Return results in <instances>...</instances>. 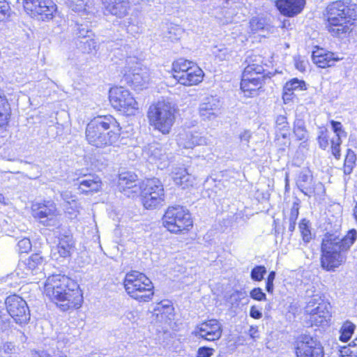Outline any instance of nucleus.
Masks as SVG:
<instances>
[{
  "label": "nucleus",
  "instance_id": "0e129e2a",
  "mask_svg": "<svg viewBox=\"0 0 357 357\" xmlns=\"http://www.w3.org/2000/svg\"><path fill=\"white\" fill-rule=\"evenodd\" d=\"M61 198L66 202L68 204H70L71 202L74 203L75 206H76L75 197L71 195L70 192L64 191L61 193Z\"/></svg>",
  "mask_w": 357,
  "mask_h": 357
},
{
  "label": "nucleus",
  "instance_id": "e2e57ef3",
  "mask_svg": "<svg viewBox=\"0 0 357 357\" xmlns=\"http://www.w3.org/2000/svg\"><path fill=\"white\" fill-rule=\"evenodd\" d=\"M247 333L253 341L259 338V332L257 326H251Z\"/></svg>",
  "mask_w": 357,
  "mask_h": 357
},
{
  "label": "nucleus",
  "instance_id": "9d476101",
  "mask_svg": "<svg viewBox=\"0 0 357 357\" xmlns=\"http://www.w3.org/2000/svg\"><path fill=\"white\" fill-rule=\"evenodd\" d=\"M6 309L17 324L20 326L29 323L31 314L26 302L20 296L13 294L5 301Z\"/></svg>",
  "mask_w": 357,
  "mask_h": 357
},
{
  "label": "nucleus",
  "instance_id": "bb28decb",
  "mask_svg": "<svg viewBox=\"0 0 357 357\" xmlns=\"http://www.w3.org/2000/svg\"><path fill=\"white\" fill-rule=\"evenodd\" d=\"M204 73L202 70L196 64L192 65V67L181 76L174 75V78L178 82L185 86L196 85L202 82Z\"/></svg>",
  "mask_w": 357,
  "mask_h": 357
},
{
  "label": "nucleus",
  "instance_id": "6ab92c4d",
  "mask_svg": "<svg viewBox=\"0 0 357 357\" xmlns=\"http://www.w3.org/2000/svg\"><path fill=\"white\" fill-rule=\"evenodd\" d=\"M118 187L119 190L128 197L137 195L140 190L137 176L130 172H122L119 174Z\"/></svg>",
  "mask_w": 357,
  "mask_h": 357
},
{
  "label": "nucleus",
  "instance_id": "5701e85b",
  "mask_svg": "<svg viewBox=\"0 0 357 357\" xmlns=\"http://www.w3.org/2000/svg\"><path fill=\"white\" fill-rule=\"evenodd\" d=\"M74 241L73 236L68 232H65L59 236V243L56 247L52 250V255L57 259L58 257H68L71 254Z\"/></svg>",
  "mask_w": 357,
  "mask_h": 357
},
{
  "label": "nucleus",
  "instance_id": "c756f323",
  "mask_svg": "<svg viewBox=\"0 0 357 357\" xmlns=\"http://www.w3.org/2000/svg\"><path fill=\"white\" fill-rule=\"evenodd\" d=\"M77 181L79 185V189L85 193L98 192L101 186V181L98 176L92 174L84 175Z\"/></svg>",
  "mask_w": 357,
  "mask_h": 357
},
{
  "label": "nucleus",
  "instance_id": "79ce46f5",
  "mask_svg": "<svg viewBox=\"0 0 357 357\" xmlns=\"http://www.w3.org/2000/svg\"><path fill=\"white\" fill-rule=\"evenodd\" d=\"M298 228L305 243H308L312 239V233L310 230V222L306 218H303L298 225Z\"/></svg>",
  "mask_w": 357,
  "mask_h": 357
},
{
  "label": "nucleus",
  "instance_id": "680f3d73",
  "mask_svg": "<svg viewBox=\"0 0 357 357\" xmlns=\"http://www.w3.org/2000/svg\"><path fill=\"white\" fill-rule=\"evenodd\" d=\"M165 302L167 303H163L162 302L159 303L157 310L161 312V313L170 314L173 311L174 308L172 305L169 304V301Z\"/></svg>",
  "mask_w": 357,
  "mask_h": 357
},
{
  "label": "nucleus",
  "instance_id": "412c9836",
  "mask_svg": "<svg viewBox=\"0 0 357 357\" xmlns=\"http://www.w3.org/2000/svg\"><path fill=\"white\" fill-rule=\"evenodd\" d=\"M250 73V71L243 70L241 81V89L244 93H247L245 96L248 97L257 95V91L265 84L264 79L261 77L252 78Z\"/></svg>",
  "mask_w": 357,
  "mask_h": 357
},
{
  "label": "nucleus",
  "instance_id": "2eb2a0df",
  "mask_svg": "<svg viewBox=\"0 0 357 357\" xmlns=\"http://www.w3.org/2000/svg\"><path fill=\"white\" fill-rule=\"evenodd\" d=\"M44 259L40 253L31 255L29 258L20 261L15 270L20 278H26L41 273L43 270Z\"/></svg>",
  "mask_w": 357,
  "mask_h": 357
},
{
  "label": "nucleus",
  "instance_id": "8fccbe9b",
  "mask_svg": "<svg viewBox=\"0 0 357 357\" xmlns=\"http://www.w3.org/2000/svg\"><path fill=\"white\" fill-rule=\"evenodd\" d=\"M15 353H16L15 345L10 342H6L0 347V357H9Z\"/></svg>",
  "mask_w": 357,
  "mask_h": 357
},
{
  "label": "nucleus",
  "instance_id": "69168bd1",
  "mask_svg": "<svg viewBox=\"0 0 357 357\" xmlns=\"http://www.w3.org/2000/svg\"><path fill=\"white\" fill-rule=\"evenodd\" d=\"M250 316L255 319H259L262 317V313L255 305H252L250 310Z\"/></svg>",
  "mask_w": 357,
  "mask_h": 357
},
{
  "label": "nucleus",
  "instance_id": "393cba45",
  "mask_svg": "<svg viewBox=\"0 0 357 357\" xmlns=\"http://www.w3.org/2000/svg\"><path fill=\"white\" fill-rule=\"evenodd\" d=\"M332 130L335 136L331 139V150L333 155L337 160L340 159V145L342 144V137H347V132L343 130L340 122L331 120L330 121Z\"/></svg>",
  "mask_w": 357,
  "mask_h": 357
},
{
  "label": "nucleus",
  "instance_id": "052dcab7",
  "mask_svg": "<svg viewBox=\"0 0 357 357\" xmlns=\"http://www.w3.org/2000/svg\"><path fill=\"white\" fill-rule=\"evenodd\" d=\"M296 221L285 220L283 222L284 228H287V233L289 234V238L292 236L293 232L296 229Z\"/></svg>",
  "mask_w": 357,
  "mask_h": 357
},
{
  "label": "nucleus",
  "instance_id": "a211bd4d",
  "mask_svg": "<svg viewBox=\"0 0 357 357\" xmlns=\"http://www.w3.org/2000/svg\"><path fill=\"white\" fill-rule=\"evenodd\" d=\"M220 108L221 103L218 97L206 96L199 105V114L203 120H213L218 116Z\"/></svg>",
  "mask_w": 357,
  "mask_h": 357
},
{
  "label": "nucleus",
  "instance_id": "72a5a7b5",
  "mask_svg": "<svg viewBox=\"0 0 357 357\" xmlns=\"http://www.w3.org/2000/svg\"><path fill=\"white\" fill-rule=\"evenodd\" d=\"M73 30L76 37L75 40L89 38L93 36V31L88 22H77L75 24Z\"/></svg>",
  "mask_w": 357,
  "mask_h": 357
},
{
  "label": "nucleus",
  "instance_id": "09e8293b",
  "mask_svg": "<svg viewBox=\"0 0 357 357\" xmlns=\"http://www.w3.org/2000/svg\"><path fill=\"white\" fill-rule=\"evenodd\" d=\"M266 273L267 271L264 266H256L251 270L250 278L254 281L259 282L264 278Z\"/></svg>",
  "mask_w": 357,
  "mask_h": 357
},
{
  "label": "nucleus",
  "instance_id": "0eeeda50",
  "mask_svg": "<svg viewBox=\"0 0 357 357\" xmlns=\"http://www.w3.org/2000/svg\"><path fill=\"white\" fill-rule=\"evenodd\" d=\"M140 190L142 203L146 209H156L164 204V187L158 178L146 179L142 183Z\"/></svg>",
  "mask_w": 357,
  "mask_h": 357
},
{
  "label": "nucleus",
  "instance_id": "6e6552de",
  "mask_svg": "<svg viewBox=\"0 0 357 357\" xmlns=\"http://www.w3.org/2000/svg\"><path fill=\"white\" fill-rule=\"evenodd\" d=\"M162 222L172 233L188 231L192 227L191 215L181 206H169L162 218Z\"/></svg>",
  "mask_w": 357,
  "mask_h": 357
},
{
  "label": "nucleus",
  "instance_id": "58836bf2",
  "mask_svg": "<svg viewBox=\"0 0 357 357\" xmlns=\"http://www.w3.org/2000/svg\"><path fill=\"white\" fill-rule=\"evenodd\" d=\"M356 158L357 157L355 152L350 149H348L343 166V171L345 175H349L353 172V169L356 166Z\"/></svg>",
  "mask_w": 357,
  "mask_h": 357
},
{
  "label": "nucleus",
  "instance_id": "5fc2aeb1",
  "mask_svg": "<svg viewBox=\"0 0 357 357\" xmlns=\"http://www.w3.org/2000/svg\"><path fill=\"white\" fill-rule=\"evenodd\" d=\"M299 200L294 202L291 207V211L288 218L289 220L296 221L299 215Z\"/></svg>",
  "mask_w": 357,
  "mask_h": 357
},
{
  "label": "nucleus",
  "instance_id": "c85d7f7f",
  "mask_svg": "<svg viewBox=\"0 0 357 357\" xmlns=\"http://www.w3.org/2000/svg\"><path fill=\"white\" fill-rule=\"evenodd\" d=\"M313 62L319 68H327L334 66L335 63L340 59L335 56V54L331 52H323V51L313 52L312 55Z\"/></svg>",
  "mask_w": 357,
  "mask_h": 357
},
{
  "label": "nucleus",
  "instance_id": "cd10ccee",
  "mask_svg": "<svg viewBox=\"0 0 357 357\" xmlns=\"http://www.w3.org/2000/svg\"><path fill=\"white\" fill-rule=\"evenodd\" d=\"M296 183L304 195L310 197L314 192L313 177L310 169H302L297 176Z\"/></svg>",
  "mask_w": 357,
  "mask_h": 357
},
{
  "label": "nucleus",
  "instance_id": "a18cd8bd",
  "mask_svg": "<svg viewBox=\"0 0 357 357\" xmlns=\"http://www.w3.org/2000/svg\"><path fill=\"white\" fill-rule=\"evenodd\" d=\"M68 6L75 12H82L86 10L91 4L90 0H68Z\"/></svg>",
  "mask_w": 357,
  "mask_h": 357
},
{
  "label": "nucleus",
  "instance_id": "7c9ffc66",
  "mask_svg": "<svg viewBox=\"0 0 357 357\" xmlns=\"http://www.w3.org/2000/svg\"><path fill=\"white\" fill-rule=\"evenodd\" d=\"M293 132L298 141L305 142L308 139V131L306 128L305 115L296 112L293 123Z\"/></svg>",
  "mask_w": 357,
  "mask_h": 357
},
{
  "label": "nucleus",
  "instance_id": "9b49d317",
  "mask_svg": "<svg viewBox=\"0 0 357 357\" xmlns=\"http://www.w3.org/2000/svg\"><path fill=\"white\" fill-rule=\"evenodd\" d=\"M109 102L112 107L128 115L133 114L137 109V102L130 91L123 87L112 88L109 94Z\"/></svg>",
  "mask_w": 357,
  "mask_h": 357
},
{
  "label": "nucleus",
  "instance_id": "3c124183",
  "mask_svg": "<svg viewBox=\"0 0 357 357\" xmlns=\"http://www.w3.org/2000/svg\"><path fill=\"white\" fill-rule=\"evenodd\" d=\"M10 8L5 0H0V22H3L10 17Z\"/></svg>",
  "mask_w": 357,
  "mask_h": 357
},
{
  "label": "nucleus",
  "instance_id": "f3484780",
  "mask_svg": "<svg viewBox=\"0 0 357 357\" xmlns=\"http://www.w3.org/2000/svg\"><path fill=\"white\" fill-rule=\"evenodd\" d=\"M316 300V298H313L309 301L306 311L310 314L311 321L316 325H324L325 323L327 324L330 319L329 309L331 306L329 303L321 301L316 307H313Z\"/></svg>",
  "mask_w": 357,
  "mask_h": 357
},
{
  "label": "nucleus",
  "instance_id": "c03bdc74",
  "mask_svg": "<svg viewBox=\"0 0 357 357\" xmlns=\"http://www.w3.org/2000/svg\"><path fill=\"white\" fill-rule=\"evenodd\" d=\"M331 139L328 130L326 128H320L317 137L319 147L323 150H326L329 147Z\"/></svg>",
  "mask_w": 357,
  "mask_h": 357
},
{
  "label": "nucleus",
  "instance_id": "b1692460",
  "mask_svg": "<svg viewBox=\"0 0 357 357\" xmlns=\"http://www.w3.org/2000/svg\"><path fill=\"white\" fill-rule=\"evenodd\" d=\"M105 12L122 18L126 16L130 10L129 0H101Z\"/></svg>",
  "mask_w": 357,
  "mask_h": 357
},
{
  "label": "nucleus",
  "instance_id": "4468645a",
  "mask_svg": "<svg viewBox=\"0 0 357 357\" xmlns=\"http://www.w3.org/2000/svg\"><path fill=\"white\" fill-rule=\"evenodd\" d=\"M25 10L31 15L40 16L42 20L52 19L56 6L52 0H23Z\"/></svg>",
  "mask_w": 357,
  "mask_h": 357
},
{
  "label": "nucleus",
  "instance_id": "a19ab883",
  "mask_svg": "<svg viewBox=\"0 0 357 357\" xmlns=\"http://www.w3.org/2000/svg\"><path fill=\"white\" fill-rule=\"evenodd\" d=\"M77 48L84 53H91L96 48V42L92 38H87L79 40H75Z\"/></svg>",
  "mask_w": 357,
  "mask_h": 357
},
{
  "label": "nucleus",
  "instance_id": "f03ea898",
  "mask_svg": "<svg viewBox=\"0 0 357 357\" xmlns=\"http://www.w3.org/2000/svg\"><path fill=\"white\" fill-rule=\"evenodd\" d=\"M357 231L349 229L340 237L334 234L326 233L321 242V267L328 271H334L347 260V255L356 241Z\"/></svg>",
  "mask_w": 357,
  "mask_h": 357
},
{
  "label": "nucleus",
  "instance_id": "20e7f679",
  "mask_svg": "<svg viewBox=\"0 0 357 357\" xmlns=\"http://www.w3.org/2000/svg\"><path fill=\"white\" fill-rule=\"evenodd\" d=\"M326 28L333 36L340 37L349 32L348 24L357 18V6L351 0H337L326 8Z\"/></svg>",
  "mask_w": 357,
  "mask_h": 357
},
{
  "label": "nucleus",
  "instance_id": "39448f33",
  "mask_svg": "<svg viewBox=\"0 0 357 357\" xmlns=\"http://www.w3.org/2000/svg\"><path fill=\"white\" fill-rule=\"evenodd\" d=\"M175 112L174 104L167 100H161L149 107L147 116L155 130L167 135L174 123Z\"/></svg>",
  "mask_w": 357,
  "mask_h": 357
},
{
  "label": "nucleus",
  "instance_id": "a878e982",
  "mask_svg": "<svg viewBox=\"0 0 357 357\" xmlns=\"http://www.w3.org/2000/svg\"><path fill=\"white\" fill-rule=\"evenodd\" d=\"M143 155L150 162H155L156 161L165 162L168 158L165 149L158 142H153L144 146L143 149Z\"/></svg>",
  "mask_w": 357,
  "mask_h": 357
},
{
  "label": "nucleus",
  "instance_id": "774afa93",
  "mask_svg": "<svg viewBox=\"0 0 357 357\" xmlns=\"http://www.w3.org/2000/svg\"><path fill=\"white\" fill-rule=\"evenodd\" d=\"M33 357H52V356L45 351H33Z\"/></svg>",
  "mask_w": 357,
  "mask_h": 357
},
{
  "label": "nucleus",
  "instance_id": "37998d69",
  "mask_svg": "<svg viewBox=\"0 0 357 357\" xmlns=\"http://www.w3.org/2000/svg\"><path fill=\"white\" fill-rule=\"evenodd\" d=\"M275 126L277 130L280 132L282 138H287L289 133V125L287 119L284 115L277 116L275 119Z\"/></svg>",
  "mask_w": 357,
  "mask_h": 357
},
{
  "label": "nucleus",
  "instance_id": "4be33fe9",
  "mask_svg": "<svg viewBox=\"0 0 357 357\" xmlns=\"http://www.w3.org/2000/svg\"><path fill=\"white\" fill-rule=\"evenodd\" d=\"M178 144L183 149H193L197 146L206 144V139L199 132H185L180 133L177 139Z\"/></svg>",
  "mask_w": 357,
  "mask_h": 357
},
{
  "label": "nucleus",
  "instance_id": "4d7b16f0",
  "mask_svg": "<svg viewBox=\"0 0 357 357\" xmlns=\"http://www.w3.org/2000/svg\"><path fill=\"white\" fill-rule=\"evenodd\" d=\"M276 273L273 271H271L267 277L266 282V290L269 294H273L274 285L273 281L275 279Z\"/></svg>",
  "mask_w": 357,
  "mask_h": 357
},
{
  "label": "nucleus",
  "instance_id": "e433bc0d",
  "mask_svg": "<svg viewBox=\"0 0 357 357\" xmlns=\"http://www.w3.org/2000/svg\"><path fill=\"white\" fill-rule=\"evenodd\" d=\"M356 329V325L351 321L347 320L343 323L340 330L339 340L342 342H348Z\"/></svg>",
  "mask_w": 357,
  "mask_h": 357
},
{
  "label": "nucleus",
  "instance_id": "603ef678",
  "mask_svg": "<svg viewBox=\"0 0 357 357\" xmlns=\"http://www.w3.org/2000/svg\"><path fill=\"white\" fill-rule=\"evenodd\" d=\"M250 296L256 301H266V295L264 292H263L262 289L260 287H255L251 290L250 293Z\"/></svg>",
  "mask_w": 357,
  "mask_h": 357
},
{
  "label": "nucleus",
  "instance_id": "4c0bfd02",
  "mask_svg": "<svg viewBox=\"0 0 357 357\" xmlns=\"http://www.w3.org/2000/svg\"><path fill=\"white\" fill-rule=\"evenodd\" d=\"M192 65H196L193 62L185 60L184 59H179L174 61L172 64V69L174 75H180L184 74L185 71L188 70Z\"/></svg>",
  "mask_w": 357,
  "mask_h": 357
},
{
  "label": "nucleus",
  "instance_id": "ddd939ff",
  "mask_svg": "<svg viewBox=\"0 0 357 357\" xmlns=\"http://www.w3.org/2000/svg\"><path fill=\"white\" fill-rule=\"evenodd\" d=\"M296 357H324V347L316 337L304 335L298 337L296 347Z\"/></svg>",
  "mask_w": 357,
  "mask_h": 357
},
{
  "label": "nucleus",
  "instance_id": "7ed1b4c3",
  "mask_svg": "<svg viewBox=\"0 0 357 357\" xmlns=\"http://www.w3.org/2000/svg\"><path fill=\"white\" fill-rule=\"evenodd\" d=\"M121 128L116 119L111 116H99L91 120L85 130L86 139L96 148L114 146L121 135Z\"/></svg>",
  "mask_w": 357,
  "mask_h": 357
},
{
  "label": "nucleus",
  "instance_id": "f257e3e1",
  "mask_svg": "<svg viewBox=\"0 0 357 357\" xmlns=\"http://www.w3.org/2000/svg\"><path fill=\"white\" fill-rule=\"evenodd\" d=\"M45 292L62 311L82 305L83 299L78 284L65 275L49 276L45 284Z\"/></svg>",
  "mask_w": 357,
  "mask_h": 357
},
{
  "label": "nucleus",
  "instance_id": "338daca9",
  "mask_svg": "<svg viewBox=\"0 0 357 357\" xmlns=\"http://www.w3.org/2000/svg\"><path fill=\"white\" fill-rule=\"evenodd\" d=\"M126 320H128L130 322H135L137 320V313L135 311L127 310L123 315Z\"/></svg>",
  "mask_w": 357,
  "mask_h": 357
},
{
  "label": "nucleus",
  "instance_id": "f704fd0d",
  "mask_svg": "<svg viewBox=\"0 0 357 357\" xmlns=\"http://www.w3.org/2000/svg\"><path fill=\"white\" fill-rule=\"evenodd\" d=\"M245 63L247 66L244 70L252 72L265 71L263 66V58L259 55H249L248 56Z\"/></svg>",
  "mask_w": 357,
  "mask_h": 357
},
{
  "label": "nucleus",
  "instance_id": "f8f14e48",
  "mask_svg": "<svg viewBox=\"0 0 357 357\" xmlns=\"http://www.w3.org/2000/svg\"><path fill=\"white\" fill-rule=\"evenodd\" d=\"M31 214L40 224L49 227L55 225L54 222L59 215V211L53 201L44 200L32 204Z\"/></svg>",
  "mask_w": 357,
  "mask_h": 357
},
{
  "label": "nucleus",
  "instance_id": "2f4dec72",
  "mask_svg": "<svg viewBox=\"0 0 357 357\" xmlns=\"http://www.w3.org/2000/svg\"><path fill=\"white\" fill-rule=\"evenodd\" d=\"M172 176L174 183L182 188L192 185V176L185 167H174L172 171Z\"/></svg>",
  "mask_w": 357,
  "mask_h": 357
},
{
  "label": "nucleus",
  "instance_id": "aec40b11",
  "mask_svg": "<svg viewBox=\"0 0 357 357\" xmlns=\"http://www.w3.org/2000/svg\"><path fill=\"white\" fill-rule=\"evenodd\" d=\"M305 3V0H276L275 6L282 15L293 17L302 12Z\"/></svg>",
  "mask_w": 357,
  "mask_h": 357
},
{
  "label": "nucleus",
  "instance_id": "de8ad7c7",
  "mask_svg": "<svg viewBox=\"0 0 357 357\" xmlns=\"http://www.w3.org/2000/svg\"><path fill=\"white\" fill-rule=\"evenodd\" d=\"M284 90L287 91H294V90L305 89V83L304 81L300 80L297 78H294L287 82L284 86Z\"/></svg>",
  "mask_w": 357,
  "mask_h": 357
},
{
  "label": "nucleus",
  "instance_id": "ea45409f",
  "mask_svg": "<svg viewBox=\"0 0 357 357\" xmlns=\"http://www.w3.org/2000/svg\"><path fill=\"white\" fill-rule=\"evenodd\" d=\"M250 26L252 31L269 30L271 25L266 18L262 17H254L250 21Z\"/></svg>",
  "mask_w": 357,
  "mask_h": 357
},
{
  "label": "nucleus",
  "instance_id": "423d86ee",
  "mask_svg": "<svg viewBox=\"0 0 357 357\" xmlns=\"http://www.w3.org/2000/svg\"><path fill=\"white\" fill-rule=\"evenodd\" d=\"M123 285L127 294L139 302H149L154 294V287L151 280L136 271L126 275Z\"/></svg>",
  "mask_w": 357,
  "mask_h": 357
},
{
  "label": "nucleus",
  "instance_id": "13d9d810",
  "mask_svg": "<svg viewBox=\"0 0 357 357\" xmlns=\"http://www.w3.org/2000/svg\"><path fill=\"white\" fill-rule=\"evenodd\" d=\"M214 351V349L208 347H201L197 350V357H211Z\"/></svg>",
  "mask_w": 357,
  "mask_h": 357
},
{
  "label": "nucleus",
  "instance_id": "bf43d9fd",
  "mask_svg": "<svg viewBox=\"0 0 357 357\" xmlns=\"http://www.w3.org/2000/svg\"><path fill=\"white\" fill-rule=\"evenodd\" d=\"M252 137V133L249 130H245L239 135V139L241 143L247 147L249 146L250 139Z\"/></svg>",
  "mask_w": 357,
  "mask_h": 357
},
{
  "label": "nucleus",
  "instance_id": "1a4fd4ad",
  "mask_svg": "<svg viewBox=\"0 0 357 357\" xmlns=\"http://www.w3.org/2000/svg\"><path fill=\"white\" fill-rule=\"evenodd\" d=\"M124 81L135 90L146 87L149 81V75L146 68L139 63L135 57H128L124 69Z\"/></svg>",
  "mask_w": 357,
  "mask_h": 357
},
{
  "label": "nucleus",
  "instance_id": "c9c22d12",
  "mask_svg": "<svg viewBox=\"0 0 357 357\" xmlns=\"http://www.w3.org/2000/svg\"><path fill=\"white\" fill-rule=\"evenodd\" d=\"M211 52L219 61H227L232 56V51L224 44L213 46L211 48Z\"/></svg>",
  "mask_w": 357,
  "mask_h": 357
},
{
  "label": "nucleus",
  "instance_id": "473e14b6",
  "mask_svg": "<svg viewBox=\"0 0 357 357\" xmlns=\"http://www.w3.org/2000/svg\"><path fill=\"white\" fill-rule=\"evenodd\" d=\"M10 116V107L4 93L0 89V128L7 124Z\"/></svg>",
  "mask_w": 357,
  "mask_h": 357
},
{
  "label": "nucleus",
  "instance_id": "6e6d98bb",
  "mask_svg": "<svg viewBox=\"0 0 357 357\" xmlns=\"http://www.w3.org/2000/svg\"><path fill=\"white\" fill-rule=\"evenodd\" d=\"M341 354H357V342L354 340L347 346L343 347L340 350Z\"/></svg>",
  "mask_w": 357,
  "mask_h": 357
},
{
  "label": "nucleus",
  "instance_id": "864d4df0",
  "mask_svg": "<svg viewBox=\"0 0 357 357\" xmlns=\"http://www.w3.org/2000/svg\"><path fill=\"white\" fill-rule=\"evenodd\" d=\"M18 251L20 253L28 252L31 248V243L29 238H24L17 243Z\"/></svg>",
  "mask_w": 357,
  "mask_h": 357
},
{
  "label": "nucleus",
  "instance_id": "49530a36",
  "mask_svg": "<svg viewBox=\"0 0 357 357\" xmlns=\"http://www.w3.org/2000/svg\"><path fill=\"white\" fill-rule=\"evenodd\" d=\"M183 31L181 28L171 26L164 33V38L167 41L174 42L180 39Z\"/></svg>",
  "mask_w": 357,
  "mask_h": 357
},
{
  "label": "nucleus",
  "instance_id": "dca6fc26",
  "mask_svg": "<svg viewBox=\"0 0 357 357\" xmlns=\"http://www.w3.org/2000/svg\"><path fill=\"white\" fill-rule=\"evenodd\" d=\"M222 333V328L217 319H209L197 325L193 334L205 340L213 342L219 340Z\"/></svg>",
  "mask_w": 357,
  "mask_h": 357
}]
</instances>
